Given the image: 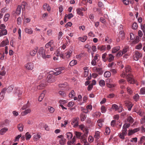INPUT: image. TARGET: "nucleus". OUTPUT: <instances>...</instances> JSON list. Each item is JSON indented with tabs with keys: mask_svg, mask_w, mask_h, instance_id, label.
<instances>
[{
	"mask_svg": "<svg viewBox=\"0 0 145 145\" xmlns=\"http://www.w3.org/2000/svg\"><path fill=\"white\" fill-rule=\"evenodd\" d=\"M40 54L43 58L44 59L46 58V54L45 52V50L43 48H42L40 49Z\"/></svg>",
	"mask_w": 145,
	"mask_h": 145,
	"instance_id": "obj_17",
	"label": "nucleus"
},
{
	"mask_svg": "<svg viewBox=\"0 0 145 145\" xmlns=\"http://www.w3.org/2000/svg\"><path fill=\"white\" fill-rule=\"evenodd\" d=\"M76 142V139L74 136L72 140L67 141V145H74Z\"/></svg>",
	"mask_w": 145,
	"mask_h": 145,
	"instance_id": "obj_15",
	"label": "nucleus"
},
{
	"mask_svg": "<svg viewBox=\"0 0 145 145\" xmlns=\"http://www.w3.org/2000/svg\"><path fill=\"white\" fill-rule=\"evenodd\" d=\"M44 94L43 93H42L40 94L38 99V100L40 102L42 100L44 97Z\"/></svg>",
	"mask_w": 145,
	"mask_h": 145,
	"instance_id": "obj_47",
	"label": "nucleus"
},
{
	"mask_svg": "<svg viewBox=\"0 0 145 145\" xmlns=\"http://www.w3.org/2000/svg\"><path fill=\"white\" fill-rule=\"evenodd\" d=\"M118 82L120 84H125L126 83V81L125 80L121 79L119 80Z\"/></svg>",
	"mask_w": 145,
	"mask_h": 145,
	"instance_id": "obj_56",
	"label": "nucleus"
},
{
	"mask_svg": "<svg viewBox=\"0 0 145 145\" xmlns=\"http://www.w3.org/2000/svg\"><path fill=\"white\" fill-rule=\"evenodd\" d=\"M104 76L105 78H108L111 76L110 72L109 71H106L104 73Z\"/></svg>",
	"mask_w": 145,
	"mask_h": 145,
	"instance_id": "obj_43",
	"label": "nucleus"
},
{
	"mask_svg": "<svg viewBox=\"0 0 145 145\" xmlns=\"http://www.w3.org/2000/svg\"><path fill=\"white\" fill-rule=\"evenodd\" d=\"M97 48L98 50L102 52H104L106 50V46L105 45H98Z\"/></svg>",
	"mask_w": 145,
	"mask_h": 145,
	"instance_id": "obj_11",
	"label": "nucleus"
},
{
	"mask_svg": "<svg viewBox=\"0 0 145 145\" xmlns=\"http://www.w3.org/2000/svg\"><path fill=\"white\" fill-rule=\"evenodd\" d=\"M112 108L114 110L116 111H117L119 112H121L122 111L123 108L122 107L120 106L118 107L116 104H113L112 105Z\"/></svg>",
	"mask_w": 145,
	"mask_h": 145,
	"instance_id": "obj_7",
	"label": "nucleus"
},
{
	"mask_svg": "<svg viewBox=\"0 0 145 145\" xmlns=\"http://www.w3.org/2000/svg\"><path fill=\"white\" fill-rule=\"evenodd\" d=\"M33 63L31 62H28L26 64L24 67L27 70H32L33 68Z\"/></svg>",
	"mask_w": 145,
	"mask_h": 145,
	"instance_id": "obj_8",
	"label": "nucleus"
},
{
	"mask_svg": "<svg viewBox=\"0 0 145 145\" xmlns=\"http://www.w3.org/2000/svg\"><path fill=\"white\" fill-rule=\"evenodd\" d=\"M139 99V96L138 93L135 94L133 97V99L135 101H138Z\"/></svg>",
	"mask_w": 145,
	"mask_h": 145,
	"instance_id": "obj_35",
	"label": "nucleus"
},
{
	"mask_svg": "<svg viewBox=\"0 0 145 145\" xmlns=\"http://www.w3.org/2000/svg\"><path fill=\"white\" fill-rule=\"evenodd\" d=\"M129 95H131L133 93V91L128 86L126 89Z\"/></svg>",
	"mask_w": 145,
	"mask_h": 145,
	"instance_id": "obj_37",
	"label": "nucleus"
},
{
	"mask_svg": "<svg viewBox=\"0 0 145 145\" xmlns=\"http://www.w3.org/2000/svg\"><path fill=\"white\" fill-rule=\"evenodd\" d=\"M99 83V85L101 87H104L105 85V82L103 80H101Z\"/></svg>",
	"mask_w": 145,
	"mask_h": 145,
	"instance_id": "obj_46",
	"label": "nucleus"
},
{
	"mask_svg": "<svg viewBox=\"0 0 145 145\" xmlns=\"http://www.w3.org/2000/svg\"><path fill=\"white\" fill-rule=\"evenodd\" d=\"M127 104L126 105L128 106L127 107L128 108V110L129 111H130L131 110V109L133 106V105L130 102H129V101H127Z\"/></svg>",
	"mask_w": 145,
	"mask_h": 145,
	"instance_id": "obj_32",
	"label": "nucleus"
},
{
	"mask_svg": "<svg viewBox=\"0 0 145 145\" xmlns=\"http://www.w3.org/2000/svg\"><path fill=\"white\" fill-rule=\"evenodd\" d=\"M101 114L100 112H96L93 113L92 114V116L94 118H98L100 116Z\"/></svg>",
	"mask_w": 145,
	"mask_h": 145,
	"instance_id": "obj_30",
	"label": "nucleus"
},
{
	"mask_svg": "<svg viewBox=\"0 0 145 145\" xmlns=\"http://www.w3.org/2000/svg\"><path fill=\"white\" fill-rule=\"evenodd\" d=\"M21 8V6H18L16 10V13L17 14L19 15L20 14Z\"/></svg>",
	"mask_w": 145,
	"mask_h": 145,
	"instance_id": "obj_36",
	"label": "nucleus"
},
{
	"mask_svg": "<svg viewBox=\"0 0 145 145\" xmlns=\"http://www.w3.org/2000/svg\"><path fill=\"white\" fill-rule=\"evenodd\" d=\"M66 17H67L69 19H70L73 17V15L72 13H69L68 14H66Z\"/></svg>",
	"mask_w": 145,
	"mask_h": 145,
	"instance_id": "obj_63",
	"label": "nucleus"
},
{
	"mask_svg": "<svg viewBox=\"0 0 145 145\" xmlns=\"http://www.w3.org/2000/svg\"><path fill=\"white\" fill-rule=\"evenodd\" d=\"M72 52V51L71 50H69L67 52H66L65 54L66 57L67 58H70L71 56Z\"/></svg>",
	"mask_w": 145,
	"mask_h": 145,
	"instance_id": "obj_19",
	"label": "nucleus"
},
{
	"mask_svg": "<svg viewBox=\"0 0 145 145\" xmlns=\"http://www.w3.org/2000/svg\"><path fill=\"white\" fill-rule=\"evenodd\" d=\"M140 93L141 94L144 95L145 94V88L143 87L141 88Z\"/></svg>",
	"mask_w": 145,
	"mask_h": 145,
	"instance_id": "obj_64",
	"label": "nucleus"
},
{
	"mask_svg": "<svg viewBox=\"0 0 145 145\" xmlns=\"http://www.w3.org/2000/svg\"><path fill=\"white\" fill-rule=\"evenodd\" d=\"M93 69L96 71V72H98L100 75H101L103 73L102 69L101 68H97L96 67H94L93 68Z\"/></svg>",
	"mask_w": 145,
	"mask_h": 145,
	"instance_id": "obj_13",
	"label": "nucleus"
},
{
	"mask_svg": "<svg viewBox=\"0 0 145 145\" xmlns=\"http://www.w3.org/2000/svg\"><path fill=\"white\" fill-rule=\"evenodd\" d=\"M100 132L98 131H96L94 135V138L97 140L100 137Z\"/></svg>",
	"mask_w": 145,
	"mask_h": 145,
	"instance_id": "obj_41",
	"label": "nucleus"
},
{
	"mask_svg": "<svg viewBox=\"0 0 145 145\" xmlns=\"http://www.w3.org/2000/svg\"><path fill=\"white\" fill-rule=\"evenodd\" d=\"M103 120H98L97 121V123L98 126L100 127H101L102 126L103 124L102 123V122H103Z\"/></svg>",
	"mask_w": 145,
	"mask_h": 145,
	"instance_id": "obj_52",
	"label": "nucleus"
},
{
	"mask_svg": "<svg viewBox=\"0 0 145 145\" xmlns=\"http://www.w3.org/2000/svg\"><path fill=\"white\" fill-rule=\"evenodd\" d=\"M101 112L103 113H105L106 111V109L105 106H102L101 107Z\"/></svg>",
	"mask_w": 145,
	"mask_h": 145,
	"instance_id": "obj_51",
	"label": "nucleus"
},
{
	"mask_svg": "<svg viewBox=\"0 0 145 145\" xmlns=\"http://www.w3.org/2000/svg\"><path fill=\"white\" fill-rule=\"evenodd\" d=\"M142 56V54L141 53L138 52H136L133 55V58L135 60L138 61Z\"/></svg>",
	"mask_w": 145,
	"mask_h": 145,
	"instance_id": "obj_6",
	"label": "nucleus"
},
{
	"mask_svg": "<svg viewBox=\"0 0 145 145\" xmlns=\"http://www.w3.org/2000/svg\"><path fill=\"white\" fill-rule=\"evenodd\" d=\"M130 126V124L129 123H125L124 124L122 130L125 131V132H127V128L129 127Z\"/></svg>",
	"mask_w": 145,
	"mask_h": 145,
	"instance_id": "obj_24",
	"label": "nucleus"
},
{
	"mask_svg": "<svg viewBox=\"0 0 145 145\" xmlns=\"http://www.w3.org/2000/svg\"><path fill=\"white\" fill-rule=\"evenodd\" d=\"M46 85V84H45L44 81H42V82L39 85L37 86V89H42L45 87Z\"/></svg>",
	"mask_w": 145,
	"mask_h": 145,
	"instance_id": "obj_18",
	"label": "nucleus"
},
{
	"mask_svg": "<svg viewBox=\"0 0 145 145\" xmlns=\"http://www.w3.org/2000/svg\"><path fill=\"white\" fill-rule=\"evenodd\" d=\"M75 95V93L73 90H72L71 91V92L69 94V97L70 98L73 97Z\"/></svg>",
	"mask_w": 145,
	"mask_h": 145,
	"instance_id": "obj_50",
	"label": "nucleus"
},
{
	"mask_svg": "<svg viewBox=\"0 0 145 145\" xmlns=\"http://www.w3.org/2000/svg\"><path fill=\"white\" fill-rule=\"evenodd\" d=\"M108 56L109 57L108 61L109 62H111L114 59V56L112 54H109Z\"/></svg>",
	"mask_w": 145,
	"mask_h": 145,
	"instance_id": "obj_42",
	"label": "nucleus"
},
{
	"mask_svg": "<svg viewBox=\"0 0 145 145\" xmlns=\"http://www.w3.org/2000/svg\"><path fill=\"white\" fill-rule=\"evenodd\" d=\"M65 69V68L64 67H60L56 69V72H54L52 71H51L50 72V73L53 75H57L61 74V71L64 70Z\"/></svg>",
	"mask_w": 145,
	"mask_h": 145,
	"instance_id": "obj_4",
	"label": "nucleus"
},
{
	"mask_svg": "<svg viewBox=\"0 0 145 145\" xmlns=\"http://www.w3.org/2000/svg\"><path fill=\"white\" fill-rule=\"evenodd\" d=\"M5 91V89H3L0 93V100H2L3 99Z\"/></svg>",
	"mask_w": 145,
	"mask_h": 145,
	"instance_id": "obj_33",
	"label": "nucleus"
},
{
	"mask_svg": "<svg viewBox=\"0 0 145 145\" xmlns=\"http://www.w3.org/2000/svg\"><path fill=\"white\" fill-rule=\"evenodd\" d=\"M25 136L26 139L27 140L29 139L31 137V135L29 134L28 132H27L26 133Z\"/></svg>",
	"mask_w": 145,
	"mask_h": 145,
	"instance_id": "obj_60",
	"label": "nucleus"
},
{
	"mask_svg": "<svg viewBox=\"0 0 145 145\" xmlns=\"http://www.w3.org/2000/svg\"><path fill=\"white\" fill-rule=\"evenodd\" d=\"M79 120V118H74L72 120L71 124L74 127H76L78 125V121Z\"/></svg>",
	"mask_w": 145,
	"mask_h": 145,
	"instance_id": "obj_9",
	"label": "nucleus"
},
{
	"mask_svg": "<svg viewBox=\"0 0 145 145\" xmlns=\"http://www.w3.org/2000/svg\"><path fill=\"white\" fill-rule=\"evenodd\" d=\"M7 32L6 29L1 30L0 31V37L7 34Z\"/></svg>",
	"mask_w": 145,
	"mask_h": 145,
	"instance_id": "obj_23",
	"label": "nucleus"
},
{
	"mask_svg": "<svg viewBox=\"0 0 145 145\" xmlns=\"http://www.w3.org/2000/svg\"><path fill=\"white\" fill-rule=\"evenodd\" d=\"M55 81V79L54 76L50 73L48 75L46 79V81L48 83L54 82Z\"/></svg>",
	"mask_w": 145,
	"mask_h": 145,
	"instance_id": "obj_5",
	"label": "nucleus"
},
{
	"mask_svg": "<svg viewBox=\"0 0 145 145\" xmlns=\"http://www.w3.org/2000/svg\"><path fill=\"white\" fill-rule=\"evenodd\" d=\"M126 79L127 82L131 84H134L136 80L133 78V75L131 74H128L126 76Z\"/></svg>",
	"mask_w": 145,
	"mask_h": 145,
	"instance_id": "obj_2",
	"label": "nucleus"
},
{
	"mask_svg": "<svg viewBox=\"0 0 145 145\" xmlns=\"http://www.w3.org/2000/svg\"><path fill=\"white\" fill-rule=\"evenodd\" d=\"M66 141V139L64 138H62L59 141V144L61 145H63L65 144Z\"/></svg>",
	"mask_w": 145,
	"mask_h": 145,
	"instance_id": "obj_38",
	"label": "nucleus"
},
{
	"mask_svg": "<svg viewBox=\"0 0 145 145\" xmlns=\"http://www.w3.org/2000/svg\"><path fill=\"white\" fill-rule=\"evenodd\" d=\"M48 109L49 111L51 113H53L55 111V109L53 107L51 106H49Z\"/></svg>",
	"mask_w": 145,
	"mask_h": 145,
	"instance_id": "obj_61",
	"label": "nucleus"
},
{
	"mask_svg": "<svg viewBox=\"0 0 145 145\" xmlns=\"http://www.w3.org/2000/svg\"><path fill=\"white\" fill-rule=\"evenodd\" d=\"M120 49V46H117L114 47L112 50V53H115L118 51Z\"/></svg>",
	"mask_w": 145,
	"mask_h": 145,
	"instance_id": "obj_28",
	"label": "nucleus"
},
{
	"mask_svg": "<svg viewBox=\"0 0 145 145\" xmlns=\"http://www.w3.org/2000/svg\"><path fill=\"white\" fill-rule=\"evenodd\" d=\"M31 112V110L30 109H27L21 113V115L23 116H24L27 115L28 114L30 113Z\"/></svg>",
	"mask_w": 145,
	"mask_h": 145,
	"instance_id": "obj_22",
	"label": "nucleus"
},
{
	"mask_svg": "<svg viewBox=\"0 0 145 145\" xmlns=\"http://www.w3.org/2000/svg\"><path fill=\"white\" fill-rule=\"evenodd\" d=\"M127 133V132H125V131L122 130V132L120 133L119 135V137L121 139L123 140L125 138V136L126 135Z\"/></svg>",
	"mask_w": 145,
	"mask_h": 145,
	"instance_id": "obj_14",
	"label": "nucleus"
},
{
	"mask_svg": "<svg viewBox=\"0 0 145 145\" xmlns=\"http://www.w3.org/2000/svg\"><path fill=\"white\" fill-rule=\"evenodd\" d=\"M67 102V101L66 100H65L62 99H60L59 100V103L60 105H63L65 104Z\"/></svg>",
	"mask_w": 145,
	"mask_h": 145,
	"instance_id": "obj_58",
	"label": "nucleus"
},
{
	"mask_svg": "<svg viewBox=\"0 0 145 145\" xmlns=\"http://www.w3.org/2000/svg\"><path fill=\"white\" fill-rule=\"evenodd\" d=\"M79 128L84 133L85 136H87L88 133L89 131L88 127L83 124H81L79 125Z\"/></svg>",
	"mask_w": 145,
	"mask_h": 145,
	"instance_id": "obj_3",
	"label": "nucleus"
},
{
	"mask_svg": "<svg viewBox=\"0 0 145 145\" xmlns=\"http://www.w3.org/2000/svg\"><path fill=\"white\" fill-rule=\"evenodd\" d=\"M9 16V14H6L5 16L4 17V21L5 22H6L8 20Z\"/></svg>",
	"mask_w": 145,
	"mask_h": 145,
	"instance_id": "obj_62",
	"label": "nucleus"
},
{
	"mask_svg": "<svg viewBox=\"0 0 145 145\" xmlns=\"http://www.w3.org/2000/svg\"><path fill=\"white\" fill-rule=\"evenodd\" d=\"M74 134L77 138L80 139L83 138V135L82 133L76 131L74 132Z\"/></svg>",
	"mask_w": 145,
	"mask_h": 145,
	"instance_id": "obj_10",
	"label": "nucleus"
},
{
	"mask_svg": "<svg viewBox=\"0 0 145 145\" xmlns=\"http://www.w3.org/2000/svg\"><path fill=\"white\" fill-rule=\"evenodd\" d=\"M8 129L7 127H5L2 128L0 130V134L1 135H3L7 131Z\"/></svg>",
	"mask_w": 145,
	"mask_h": 145,
	"instance_id": "obj_34",
	"label": "nucleus"
},
{
	"mask_svg": "<svg viewBox=\"0 0 145 145\" xmlns=\"http://www.w3.org/2000/svg\"><path fill=\"white\" fill-rule=\"evenodd\" d=\"M106 85L109 88H114L115 86V84L108 83H106Z\"/></svg>",
	"mask_w": 145,
	"mask_h": 145,
	"instance_id": "obj_44",
	"label": "nucleus"
},
{
	"mask_svg": "<svg viewBox=\"0 0 145 145\" xmlns=\"http://www.w3.org/2000/svg\"><path fill=\"white\" fill-rule=\"evenodd\" d=\"M84 76L86 77L88 75L89 71L88 68L86 67H85L84 68Z\"/></svg>",
	"mask_w": 145,
	"mask_h": 145,
	"instance_id": "obj_21",
	"label": "nucleus"
},
{
	"mask_svg": "<svg viewBox=\"0 0 145 145\" xmlns=\"http://www.w3.org/2000/svg\"><path fill=\"white\" fill-rule=\"evenodd\" d=\"M86 118V116L84 114H81L80 116V118L82 121H84Z\"/></svg>",
	"mask_w": 145,
	"mask_h": 145,
	"instance_id": "obj_53",
	"label": "nucleus"
},
{
	"mask_svg": "<svg viewBox=\"0 0 145 145\" xmlns=\"http://www.w3.org/2000/svg\"><path fill=\"white\" fill-rule=\"evenodd\" d=\"M110 129L109 127H106V129L105 132V134L106 135H109L110 133Z\"/></svg>",
	"mask_w": 145,
	"mask_h": 145,
	"instance_id": "obj_55",
	"label": "nucleus"
},
{
	"mask_svg": "<svg viewBox=\"0 0 145 145\" xmlns=\"http://www.w3.org/2000/svg\"><path fill=\"white\" fill-rule=\"evenodd\" d=\"M124 69V70L122 71L120 75V76L123 78H125L126 74L127 73H130L132 71L131 67L128 65H126Z\"/></svg>",
	"mask_w": 145,
	"mask_h": 145,
	"instance_id": "obj_1",
	"label": "nucleus"
},
{
	"mask_svg": "<svg viewBox=\"0 0 145 145\" xmlns=\"http://www.w3.org/2000/svg\"><path fill=\"white\" fill-rule=\"evenodd\" d=\"M43 7L45 10H46L48 11H50L51 10V8L49 5L46 4L45 3L43 6Z\"/></svg>",
	"mask_w": 145,
	"mask_h": 145,
	"instance_id": "obj_27",
	"label": "nucleus"
},
{
	"mask_svg": "<svg viewBox=\"0 0 145 145\" xmlns=\"http://www.w3.org/2000/svg\"><path fill=\"white\" fill-rule=\"evenodd\" d=\"M40 137V134L39 133H38L34 135L33 137L34 140H38Z\"/></svg>",
	"mask_w": 145,
	"mask_h": 145,
	"instance_id": "obj_26",
	"label": "nucleus"
},
{
	"mask_svg": "<svg viewBox=\"0 0 145 145\" xmlns=\"http://www.w3.org/2000/svg\"><path fill=\"white\" fill-rule=\"evenodd\" d=\"M23 127L24 125L22 123H20L18 125V129L20 131H23Z\"/></svg>",
	"mask_w": 145,
	"mask_h": 145,
	"instance_id": "obj_39",
	"label": "nucleus"
},
{
	"mask_svg": "<svg viewBox=\"0 0 145 145\" xmlns=\"http://www.w3.org/2000/svg\"><path fill=\"white\" fill-rule=\"evenodd\" d=\"M54 43V41L53 40H50L49 42L46 43L45 45V47L46 48H48L49 47H51Z\"/></svg>",
	"mask_w": 145,
	"mask_h": 145,
	"instance_id": "obj_20",
	"label": "nucleus"
},
{
	"mask_svg": "<svg viewBox=\"0 0 145 145\" xmlns=\"http://www.w3.org/2000/svg\"><path fill=\"white\" fill-rule=\"evenodd\" d=\"M77 63V61L76 60H73L70 62L69 65L71 66H72L76 65Z\"/></svg>",
	"mask_w": 145,
	"mask_h": 145,
	"instance_id": "obj_45",
	"label": "nucleus"
},
{
	"mask_svg": "<svg viewBox=\"0 0 145 145\" xmlns=\"http://www.w3.org/2000/svg\"><path fill=\"white\" fill-rule=\"evenodd\" d=\"M37 51V49L36 48H35L34 49L32 50H31L30 54L32 56H34L36 54Z\"/></svg>",
	"mask_w": 145,
	"mask_h": 145,
	"instance_id": "obj_25",
	"label": "nucleus"
},
{
	"mask_svg": "<svg viewBox=\"0 0 145 145\" xmlns=\"http://www.w3.org/2000/svg\"><path fill=\"white\" fill-rule=\"evenodd\" d=\"M87 39V37L85 35L83 36L82 37H79L78 38V39L79 40H80L82 42H84L86 41Z\"/></svg>",
	"mask_w": 145,
	"mask_h": 145,
	"instance_id": "obj_31",
	"label": "nucleus"
},
{
	"mask_svg": "<svg viewBox=\"0 0 145 145\" xmlns=\"http://www.w3.org/2000/svg\"><path fill=\"white\" fill-rule=\"evenodd\" d=\"M128 49H129L128 47L127 46L125 47L121 51L123 54L127 52Z\"/></svg>",
	"mask_w": 145,
	"mask_h": 145,
	"instance_id": "obj_54",
	"label": "nucleus"
},
{
	"mask_svg": "<svg viewBox=\"0 0 145 145\" xmlns=\"http://www.w3.org/2000/svg\"><path fill=\"white\" fill-rule=\"evenodd\" d=\"M9 41L7 39L3 41L0 44V47H3L8 44Z\"/></svg>",
	"mask_w": 145,
	"mask_h": 145,
	"instance_id": "obj_16",
	"label": "nucleus"
},
{
	"mask_svg": "<svg viewBox=\"0 0 145 145\" xmlns=\"http://www.w3.org/2000/svg\"><path fill=\"white\" fill-rule=\"evenodd\" d=\"M76 12L79 15L81 16H83L84 15L83 13L82 12L79 8H78L76 9Z\"/></svg>",
	"mask_w": 145,
	"mask_h": 145,
	"instance_id": "obj_49",
	"label": "nucleus"
},
{
	"mask_svg": "<svg viewBox=\"0 0 145 145\" xmlns=\"http://www.w3.org/2000/svg\"><path fill=\"white\" fill-rule=\"evenodd\" d=\"M138 25L136 23H134L132 25V28L133 29H136L137 28Z\"/></svg>",
	"mask_w": 145,
	"mask_h": 145,
	"instance_id": "obj_57",
	"label": "nucleus"
},
{
	"mask_svg": "<svg viewBox=\"0 0 145 145\" xmlns=\"http://www.w3.org/2000/svg\"><path fill=\"white\" fill-rule=\"evenodd\" d=\"M107 55V54L106 53H105L103 54L102 55V60L104 62H106L107 60V58L106 57Z\"/></svg>",
	"mask_w": 145,
	"mask_h": 145,
	"instance_id": "obj_40",
	"label": "nucleus"
},
{
	"mask_svg": "<svg viewBox=\"0 0 145 145\" xmlns=\"http://www.w3.org/2000/svg\"><path fill=\"white\" fill-rule=\"evenodd\" d=\"M52 30L50 29L47 31V34L48 36H51L52 34Z\"/></svg>",
	"mask_w": 145,
	"mask_h": 145,
	"instance_id": "obj_59",
	"label": "nucleus"
},
{
	"mask_svg": "<svg viewBox=\"0 0 145 145\" xmlns=\"http://www.w3.org/2000/svg\"><path fill=\"white\" fill-rule=\"evenodd\" d=\"M127 120L129 123H132L134 121L133 118L131 116H129L128 117Z\"/></svg>",
	"mask_w": 145,
	"mask_h": 145,
	"instance_id": "obj_48",
	"label": "nucleus"
},
{
	"mask_svg": "<svg viewBox=\"0 0 145 145\" xmlns=\"http://www.w3.org/2000/svg\"><path fill=\"white\" fill-rule=\"evenodd\" d=\"M25 31L27 34L29 35H31L33 34V31L31 28L27 27L25 29Z\"/></svg>",
	"mask_w": 145,
	"mask_h": 145,
	"instance_id": "obj_12",
	"label": "nucleus"
},
{
	"mask_svg": "<svg viewBox=\"0 0 145 145\" xmlns=\"http://www.w3.org/2000/svg\"><path fill=\"white\" fill-rule=\"evenodd\" d=\"M66 137L68 140L71 139L73 136L72 133L71 132H68L66 134Z\"/></svg>",
	"mask_w": 145,
	"mask_h": 145,
	"instance_id": "obj_29",
	"label": "nucleus"
}]
</instances>
